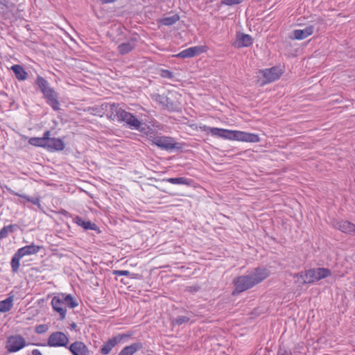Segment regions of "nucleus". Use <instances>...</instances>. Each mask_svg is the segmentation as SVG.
I'll use <instances>...</instances> for the list:
<instances>
[{
    "mask_svg": "<svg viewBox=\"0 0 355 355\" xmlns=\"http://www.w3.org/2000/svg\"><path fill=\"white\" fill-rule=\"evenodd\" d=\"M282 73V70L279 67H272L270 69H265L261 71V73L266 79L265 83L277 80L280 78Z\"/></svg>",
    "mask_w": 355,
    "mask_h": 355,
    "instance_id": "f8f14e48",
    "label": "nucleus"
},
{
    "mask_svg": "<svg viewBox=\"0 0 355 355\" xmlns=\"http://www.w3.org/2000/svg\"><path fill=\"white\" fill-rule=\"evenodd\" d=\"M163 107L169 112H179L180 110V106L178 101L172 99L169 96H167V101H165Z\"/></svg>",
    "mask_w": 355,
    "mask_h": 355,
    "instance_id": "a878e982",
    "label": "nucleus"
},
{
    "mask_svg": "<svg viewBox=\"0 0 355 355\" xmlns=\"http://www.w3.org/2000/svg\"><path fill=\"white\" fill-rule=\"evenodd\" d=\"M205 47L202 46H191L182 50L179 53L174 55L176 58H189L197 56L204 52Z\"/></svg>",
    "mask_w": 355,
    "mask_h": 355,
    "instance_id": "dca6fc26",
    "label": "nucleus"
},
{
    "mask_svg": "<svg viewBox=\"0 0 355 355\" xmlns=\"http://www.w3.org/2000/svg\"><path fill=\"white\" fill-rule=\"evenodd\" d=\"M50 135H51V132L49 130H46L44 132L42 138L46 142V144H47L52 138V137H50Z\"/></svg>",
    "mask_w": 355,
    "mask_h": 355,
    "instance_id": "79ce46f5",
    "label": "nucleus"
},
{
    "mask_svg": "<svg viewBox=\"0 0 355 355\" xmlns=\"http://www.w3.org/2000/svg\"><path fill=\"white\" fill-rule=\"evenodd\" d=\"M315 24H311L304 29H296L293 31L292 39L302 40L311 35L314 33Z\"/></svg>",
    "mask_w": 355,
    "mask_h": 355,
    "instance_id": "a211bd4d",
    "label": "nucleus"
},
{
    "mask_svg": "<svg viewBox=\"0 0 355 355\" xmlns=\"http://www.w3.org/2000/svg\"><path fill=\"white\" fill-rule=\"evenodd\" d=\"M130 336V334H119L109 340H107L103 345L102 347L100 349V352L103 355L108 354L111 350L117 344L123 341L124 339L128 338Z\"/></svg>",
    "mask_w": 355,
    "mask_h": 355,
    "instance_id": "9d476101",
    "label": "nucleus"
},
{
    "mask_svg": "<svg viewBox=\"0 0 355 355\" xmlns=\"http://www.w3.org/2000/svg\"><path fill=\"white\" fill-rule=\"evenodd\" d=\"M5 188L6 189V190L11 194L12 195H15L16 196H19L20 198H22L24 199H25L27 202H31L32 204L35 205H37L39 209H42L41 207V205H40V198H33V197H30L26 194H20L17 192H15V191H13L12 189H11L10 187H8V186H5Z\"/></svg>",
    "mask_w": 355,
    "mask_h": 355,
    "instance_id": "412c9836",
    "label": "nucleus"
},
{
    "mask_svg": "<svg viewBox=\"0 0 355 355\" xmlns=\"http://www.w3.org/2000/svg\"><path fill=\"white\" fill-rule=\"evenodd\" d=\"M155 100L156 102H157L159 105H161L163 107L164 104L165 103V101H167V96L157 94L155 95Z\"/></svg>",
    "mask_w": 355,
    "mask_h": 355,
    "instance_id": "c9c22d12",
    "label": "nucleus"
},
{
    "mask_svg": "<svg viewBox=\"0 0 355 355\" xmlns=\"http://www.w3.org/2000/svg\"><path fill=\"white\" fill-rule=\"evenodd\" d=\"M166 182H169L173 184H184V185H190L192 180L191 179L180 177V178H169L163 180Z\"/></svg>",
    "mask_w": 355,
    "mask_h": 355,
    "instance_id": "bb28decb",
    "label": "nucleus"
},
{
    "mask_svg": "<svg viewBox=\"0 0 355 355\" xmlns=\"http://www.w3.org/2000/svg\"><path fill=\"white\" fill-rule=\"evenodd\" d=\"M332 274L331 270L326 268H315L305 270L306 280L304 283L309 284H314L322 279L331 276Z\"/></svg>",
    "mask_w": 355,
    "mask_h": 355,
    "instance_id": "0eeeda50",
    "label": "nucleus"
},
{
    "mask_svg": "<svg viewBox=\"0 0 355 355\" xmlns=\"http://www.w3.org/2000/svg\"><path fill=\"white\" fill-rule=\"evenodd\" d=\"M112 273L114 275H117V276H127V277H129V276L131 275L130 272L128 271V270H114Z\"/></svg>",
    "mask_w": 355,
    "mask_h": 355,
    "instance_id": "a19ab883",
    "label": "nucleus"
},
{
    "mask_svg": "<svg viewBox=\"0 0 355 355\" xmlns=\"http://www.w3.org/2000/svg\"><path fill=\"white\" fill-rule=\"evenodd\" d=\"M200 130L202 131H209L213 136H216L218 137L223 138L221 135H223L222 132H215L214 130H227V129L218 128H211L206 125L200 126Z\"/></svg>",
    "mask_w": 355,
    "mask_h": 355,
    "instance_id": "2f4dec72",
    "label": "nucleus"
},
{
    "mask_svg": "<svg viewBox=\"0 0 355 355\" xmlns=\"http://www.w3.org/2000/svg\"><path fill=\"white\" fill-rule=\"evenodd\" d=\"M51 305L53 310L60 314V320H63L66 318L67 309L59 294L53 297Z\"/></svg>",
    "mask_w": 355,
    "mask_h": 355,
    "instance_id": "f3484780",
    "label": "nucleus"
},
{
    "mask_svg": "<svg viewBox=\"0 0 355 355\" xmlns=\"http://www.w3.org/2000/svg\"><path fill=\"white\" fill-rule=\"evenodd\" d=\"M48 330V326L46 324H39L35 327V332L41 334L45 333Z\"/></svg>",
    "mask_w": 355,
    "mask_h": 355,
    "instance_id": "ea45409f",
    "label": "nucleus"
},
{
    "mask_svg": "<svg viewBox=\"0 0 355 355\" xmlns=\"http://www.w3.org/2000/svg\"><path fill=\"white\" fill-rule=\"evenodd\" d=\"M33 355H42L41 352L39 349H35L32 351Z\"/></svg>",
    "mask_w": 355,
    "mask_h": 355,
    "instance_id": "c03bdc74",
    "label": "nucleus"
},
{
    "mask_svg": "<svg viewBox=\"0 0 355 355\" xmlns=\"http://www.w3.org/2000/svg\"><path fill=\"white\" fill-rule=\"evenodd\" d=\"M269 275L270 272L267 268L257 267L251 273L235 278L233 281L235 291L233 293H242L254 287L266 279Z\"/></svg>",
    "mask_w": 355,
    "mask_h": 355,
    "instance_id": "f257e3e1",
    "label": "nucleus"
},
{
    "mask_svg": "<svg viewBox=\"0 0 355 355\" xmlns=\"http://www.w3.org/2000/svg\"><path fill=\"white\" fill-rule=\"evenodd\" d=\"M26 345L25 338L20 334L10 336L7 338L6 349L8 352L19 351Z\"/></svg>",
    "mask_w": 355,
    "mask_h": 355,
    "instance_id": "6e6552de",
    "label": "nucleus"
},
{
    "mask_svg": "<svg viewBox=\"0 0 355 355\" xmlns=\"http://www.w3.org/2000/svg\"><path fill=\"white\" fill-rule=\"evenodd\" d=\"M331 224L334 229L345 234H352L355 233V225L348 220L333 219Z\"/></svg>",
    "mask_w": 355,
    "mask_h": 355,
    "instance_id": "9b49d317",
    "label": "nucleus"
},
{
    "mask_svg": "<svg viewBox=\"0 0 355 355\" xmlns=\"http://www.w3.org/2000/svg\"><path fill=\"white\" fill-rule=\"evenodd\" d=\"M190 318L184 315H179L172 321L173 325H181L184 323L188 322Z\"/></svg>",
    "mask_w": 355,
    "mask_h": 355,
    "instance_id": "473e14b6",
    "label": "nucleus"
},
{
    "mask_svg": "<svg viewBox=\"0 0 355 355\" xmlns=\"http://www.w3.org/2000/svg\"><path fill=\"white\" fill-rule=\"evenodd\" d=\"M11 70L18 80L23 81L27 79L28 73L21 65L15 64L11 67Z\"/></svg>",
    "mask_w": 355,
    "mask_h": 355,
    "instance_id": "5701e85b",
    "label": "nucleus"
},
{
    "mask_svg": "<svg viewBox=\"0 0 355 355\" xmlns=\"http://www.w3.org/2000/svg\"><path fill=\"white\" fill-rule=\"evenodd\" d=\"M69 329H70L71 330H75V331H77V324H76L75 322H72V323L70 324Z\"/></svg>",
    "mask_w": 355,
    "mask_h": 355,
    "instance_id": "37998d69",
    "label": "nucleus"
},
{
    "mask_svg": "<svg viewBox=\"0 0 355 355\" xmlns=\"http://www.w3.org/2000/svg\"><path fill=\"white\" fill-rule=\"evenodd\" d=\"M65 148L64 142L60 138H51L46 144V148L51 152L60 151Z\"/></svg>",
    "mask_w": 355,
    "mask_h": 355,
    "instance_id": "aec40b11",
    "label": "nucleus"
},
{
    "mask_svg": "<svg viewBox=\"0 0 355 355\" xmlns=\"http://www.w3.org/2000/svg\"><path fill=\"white\" fill-rule=\"evenodd\" d=\"M103 4L114 3L116 0H100Z\"/></svg>",
    "mask_w": 355,
    "mask_h": 355,
    "instance_id": "a18cd8bd",
    "label": "nucleus"
},
{
    "mask_svg": "<svg viewBox=\"0 0 355 355\" xmlns=\"http://www.w3.org/2000/svg\"><path fill=\"white\" fill-rule=\"evenodd\" d=\"M138 42V37L135 35L129 38L126 42L120 44L117 46L119 54L125 55L134 50Z\"/></svg>",
    "mask_w": 355,
    "mask_h": 355,
    "instance_id": "ddd939ff",
    "label": "nucleus"
},
{
    "mask_svg": "<svg viewBox=\"0 0 355 355\" xmlns=\"http://www.w3.org/2000/svg\"><path fill=\"white\" fill-rule=\"evenodd\" d=\"M69 343L68 336L63 332L55 331L52 333L47 341V345L49 347H67Z\"/></svg>",
    "mask_w": 355,
    "mask_h": 355,
    "instance_id": "1a4fd4ad",
    "label": "nucleus"
},
{
    "mask_svg": "<svg viewBox=\"0 0 355 355\" xmlns=\"http://www.w3.org/2000/svg\"><path fill=\"white\" fill-rule=\"evenodd\" d=\"M59 295L66 307L74 309L78 306V301L71 294L60 293Z\"/></svg>",
    "mask_w": 355,
    "mask_h": 355,
    "instance_id": "393cba45",
    "label": "nucleus"
},
{
    "mask_svg": "<svg viewBox=\"0 0 355 355\" xmlns=\"http://www.w3.org/2000/svg\"><path fill=\"white\" fill-rule=\"evenodd\" d=\"M215 132H222L221 136L223 139L237 140L241 141L257 143L260 141L259 136L254 133H250L239 130H214Z\"/></svg>",
    "mask_w": 355,
    "mask_h": 355,
    "instance_id": "7ed1b4c3",
    "label": "nucleus"
},
{
    "mask_svg": "<svg viewBox=\"0 0 355 355\" xmlns=\"http://www.w3.org/2000/svg\"><path fill=\"white\" fill-rule=\"evenodd\" d=\"M13 306V297L10 296L6 300L0 301V312L6 313L9 311Z\"/></svg>",
    "mask_w": 355,
    "mask_h": 355,
    "instance_id": "cd10ccee",
    "label": "nucleus"
},
{
    "mask_svg": "<svg viewBox=\"0 0 355 355\" xmlns=\"http://www.w3.org/2000/svg\"><path fill=\"white\" fill-rule=\"evenodd\" d=\"M152 142L162 150L168 151H172L173 150H182L183 144L175 142V139L171 137L156 136L153 138Z\"/></svg>",
    "mask_w": 355,
    "mask_h": 355,
    "instance_id": "423d86ee",
    "label": "nucleus"
},
{
    "mask_svg": "<svg viewBox=\"0 0 355 355\" xmlns=\"http://www.w3.org/2000/svg\"><path fill=\"white\" fill-rule=\"evenodd\" d=\"M41 248V246L31 243V245L18 249L11 259L10 266L12 272L14 273L18 272L20 266L19 261L22 257L27 255L35 254Z\"/></svg>",
    "mask_w": 355,
    "mask_h": 355,
    "instance_id": "20e7f679",
    "label": "nucleus"
},
{
    "mask_svg": "<svg viewBox=\"0 0 355 355\" xmlns=\"http://www.w3.org/2000/svg\"><path fill=\"white\" fill-rule=\"evenodd\" d=\"M73 222L77 224L78 226L82 227L85 230H92L96 231L98 233H101L99 228L95 223H92L89 220H84L79 216H76L73 218Z\"/></svg>",
    "mask_w": 355,
    "mask_h": 355,
    "instance_id": "6ab92c4d",
    "label": "nucleus"
},
{
    "mask_svg": "<svg viewBox=\"0 0 355 355\" xmlns=\"http://www.w3.org/2000/svg\"><path fill=\"white\" fill-rule=\"evenodd\" d=\"M277 355H293L291 350L283 343L279 345Z\"/></svg>",
    "mask_w": 355,
    "mask_h": 355,
    "instance_id": "72a5a7b5",
    "label": "nucleus"
},
{
    "mask_svg": "<svg viewBox=\"0 0 355 355\" xmlns=\"http://www.w3.org/2000/svg\"><path fill=\"white\" fill-rule=\"evenodd\" d=\"M116 112V116H118V121L125 122L132 130H142L141 129V122L132 113L126 112L121 107H116L113 106Z\"/></svg>",
    "mask_w": 355,
    "mask_h": 355,
    "instance_id": "39448f33",
    "label": "nucleus"
},
{
    "mask_svg": "<svg viewBox=\"0 0 355 355\" xmlns=\"http://www.w3.org/2000/svg\"><path fill=\"white\" fill-rule=\"evenodd\" d=\"M93 110L95 112L94 114L99 115V107H94Z\"/></svg>",
    "mask_w": 355,
    "mask_h": 355,
    "instance_id": "49530a36",
    "label": "nucleus"
},
{
    "mask_svg": "<svg viewBox=\"0 0 355 355\" xmlns=\"http://www.w3.org/2000/svg\"><path fill=\"white\" fill-rule=\"evenodd\" d=\"M29 144L46 148V144L42 137H31L28 140Z\"/></svg>",
    "mask_w": 355,
    "mask_h": 355,
    "instance_id": "7c9ffc66",
    "label": "nucleus"
},
{
    "mask_svg": "<svg viewBox=\"0 0 355 355\" xmlns=\"http://www.w3.org/2000/svg\"><path fill=\"white\" fill-rule=\"evenodd\" d=\"M35 83L43 94L46 103L54 111L60 110L58 94L53 87H50L49 82L42 76L37 75Z\"/></svg>",
    "mask_w": 355,
    "mask_h": 355,
    "instance_id": "f03ea898",
    "label": "nucleus"
},
{
    "mask_svg": "<svg viewBox=\"0 0 355 355\" xmlns=\"http://www.w3.org/2000/svg\"><path fill=\"white\" fill-rule=\"evenodd\" d=\"M201 289L200 286L198 284H195L193 286H189L186 288V291L189 292L191 293H195L199 291Z\"/></svg>",
    "mask_w": 355,
    "mask_h": 355,
    "instance_id": "4c0bfd02",
    "label": "nucleus"
},
{
    "mask_svg": "<svg viewBox=\"0 0 355 355\" xmlns=\"http://www.w3.org/2000/svg\"><path fill=\"white\" fill-rule=\"evenodd\" d=\"M160 76L164 78L173 79L174 78L173 73L168 69H161Z\"/></svg>",
    "mask_w": 355,
    "mask_h": 355,
    "instance_id": "f704fd0d",
    "label": "nucleus"
},
{
    "mask_svg": "<svg viewBox=\"0 0 355 355\" xmlns=\"http://www.w3.org/2000/svg\"><path fill=\"white\" fill-rule=\"evenodd\" d=\"M15 227H17V225H9L4 226L0 230V240L6 238L9 233H12L15 231Z\"/></svg>",
    "mask_w": 355,
    "mask_h": 355,
    "instance_id": "c756f323",
    "label": "nucleus"
},
{
    "mask_svg": "<svg viewBox=\"0 0 355 355\" xmlns=\"http://www.w3.org/2000/svg\"><path fill=\"white\" fill-rule=\"evenodd\" d=\"M117 31H118L119 32H121V31H122V29H121V28L119 26V27H118V28H117Z\"/></svg>",
    "mask_w": 355,
    "mask_h": 355,
    "instance_id": "de8ad7c7",
    "label": "nucleus"
},
{
    "mask_svg": "<svg viewBox=\"0 0 355 355\" xmlns=\"http://www.w3.org/2000/svg\"><path fill=\"white\" fill-rule=\"evenodd\" d=\"M253 43L251 35L243 33L238 32L236 35V40L232 45L237 49L248 47Z\"/></svg>",
    "mask_w": 355,
    "mask_h": 355,
    "instance_id": "4468645a",
    "label": "nucleus"
},
{
    "mask_svg": "<svg viewBox=\"0 0 355 355\" xmlns=\"http://www.w3.org/2000/svg\"><path fill=\"white\" fill-rule=\"evenodd\" d=\"M243 0H221V3L227 6H233L242 3Z\"/></svg>",
    "mask_w": 355,
    "mask_h": 355,
    "instance_id": "58836bf2",
    "label": "nucleus"
},
{
    "mask_svg": "<svg viewBox=\"0 0 355 355\" xmlns=\"http://www.w3.org/2000/svg\"><path fill=\"white\" fill-rule=\"evenodd\" d=\"M113 106L116 107H120L119 104L105 103V104L102 105V109L105 110V111L107 112L106 116L108 119H110L112 121H114V120L118 121V116H116V112L114 111L115 109Z\"/></svg>",
    "mask_w": 355,
    "mask_h": 355,
    "instance_id": "4be33fe9",
    "label": "nucleus"
},
{
    "mask_svg": "<svg viewBox=\"0 0 355 355\" xmlns=\"http://www.w3.org/2000/svg\"><path fill=\"white\" fill-rule=\"evenodd\" d=\"M68 349L72 355H92L88 347L82 341H75Z\"/></svg>",
    "mask_w": 355,
    "mask_h": 355,
    "instance_id": "2eb2a0df",
    "label": "nucleus"
},
{
    "mask_svg": "<svg viewBox=\"0 0 355 355\" xmlns=\"http://www.w3.org/2000/svg\"><path fill=\"white\" fill-rule=\"evenodd\" d=\"M180 19L178 15L175 14L170 17H165L159 20L158 23L164 26H171Z\"/></svg>",
    "mask_w": 355,
    "mask_h": 355,
    "instance_id": "c85d7f7f",
    "label": "nucleus"
},
{
    "mask_svg": "<svg viewBox=\"0 0 355 355\" xmlns=\"http://www.w3.org/2000/svg\"><path fill=\"white\" fill-rule=\"evenodd\" d=\"M294 277L297 278V282H298L300 284H302L303 285L308 284V283H304V281L306 280L305 271L296 273L294 275Z\"/></svg>",
    "mask_w": 355,
    "mask_h": 355,
    "instance_id": "e433bc0d",
    "label": "nucleus"
},
{
    "mask_svg": "<svg viewBox=\"0 0 355 355\" xmlns=\"http://www.w3.org/2000/svg\"><path fill=\"white\" fill-rule=\"evenodd\" d=\"M142 347L143 345L141 343H135L129 346L125 347L118 355H133Z\"/></svg>",
    "mask_w": 355,
    "mask_h": 355,
    "instance_id": "b1692460",
    "label": "nucleus"
}]
</instances>
